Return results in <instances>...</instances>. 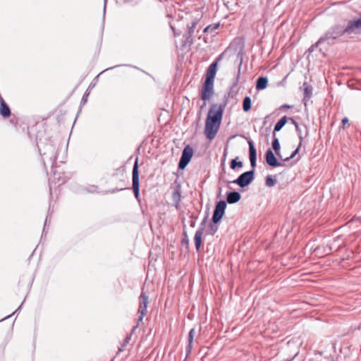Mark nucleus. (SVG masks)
Segmentation results:
<instances>
[{"instance_id": "2eb2a0df", "label": "nucleus", "mask_w": 361, "mask_h": 361, "mask_svg": "<svg viewBox=\"0 0 361 361\" xmlns=\"http://www.w3.org/2000/svg\"><path fill=\"white\" fill-rule=\"evenodd\" d=\"M0 106V113L1 116L4 118H8L11 115L10 108L3 99H1Z\"/></svg>"}, {"instance_id": "423d86ee", "label": "nucleus", "mask_w": 361, "mask_h": 361, "mask_svg": "<svg viewBox=\"0 0 361 361\" xmlns=\"http://www.w3.org/2000/svg\"><path fill=\"white\" fill-rule=\"evenodd\" d=\"M226 208V202L224 200H221L216 203L212 216V221L214 224H216L221 221L225 213Z\"/></svg>"}, {"instance_id": "4468645a", "label": "nucleus", "mask_w": 361, "mask_h": 361, "mask_svg": "<svg viewBox=\"0 0 361 361\" xmlns=\"http://www.w3.org/2000/svg\"><path fill=\"white\" fill-rule=\"evenodd\" d=\"M241 198V195L238 192L232 191L226 193V201L228 204H235Z\"/></svg>"}, {"instance_id": "f03ea898", "label": "nucleus", "mask_w": 361, "mask_h": 361, "mask_svg": "<svg viewBox=\"0 0 361 361\" xmlns=\"http://www.w3.org/2000/svg\"><path fill=\"white\" fill-rule=\"evenodd\" d=\"M345 27L342 25H335L331 27L324 36L321 37L319 39V42H324L325 41H328L329 39H336L338 37L342 36L345 33H346Z\"/></svg>"}, {"instance_id": "a19ab883", "label": "nucleus", "mask_w": 361, "mask_h": 361, "mask_svg": "<svg viewBox=\"0 0 361 361\" xmlns=\"http://www.w3.org/2000/svg\"><path fill=\"white\" fill-rule=\"evenodd\" d=\"M47 219L45 220L44 226L47 225Z\"/></svg>"}, {"instance_id": "dca6fc26", "label": "nucleus", "mask_w": 361, "mask_h": 361, "mask_svg": "<svg viewBox=\"0 0 361 361\" xmlns=\"http://www.w3.org/2000/svg\"><path fill=\"white\" fill-rule=\"evenodd\" d=\"M197 25V21L195 20L192 22L190 25H188V36L186 37V42L189 44L193 43V38H192V34L194 33V30Z\"/></svg>"}, {"instance_id": "9d476101", "label": "nucleus", "mask_w": 361, "mask_h": 361, "mask_svg": "<svg viewBox=\"0 0 361 361\" xmlns=\"http://www.w3.org/2000/svg\"><path fill=\"white\" fill-rule=\"evenodd\" d=\"M266 161L271 167L283 166L284 164L279 161L271 149L266 152Z\"/></svg>"}, {"instance_id": "393cba45", "label": "nucleus", "mask_w": 361, "mask_h": 361, "mask_svg": "<svg viewBox=\"0 0 361 361\" xmlns=\"http://www.w3.org/2000/svg\"><path fill=\"white\" fill-rule=\"evenodd\" d=\"M276 183V180L274 179L271 176H268L266 178V185L268 187H273Z\"/></svg>"}, {"instance_id": "a211bd4d", "label": "nucleus", "mask_w": 361, "mask_h": 361, "mask_svg": "<svg viewBox=\"0 0 361 361\" xmlns=\"http://www.w3.org/2000/svg\"><path fill=\"white\" fill-rule=\"evenodd\" d=\"M268 84V79L266 77H259L256 82V89L262 90L265 89Z\"/></svg>"}, {"instance_id": "cd10ccee", "label": "nucleus", "mask_w": 361, "mask_h": 361, "mask_svg": "<svg viewBox=\"0 0 361 361\" xmlns=\"http://www.w3.org/2000/svg\"><path fill=\"white\" fill-rule=\"evenodd\" d=\"M295 130L298 133V135L300 142H302L303 137H302V131H301V129H300L299 125H296Z\"/></svg>"}, {"instance_id": "ddd939ff", "label": "nucleus", "mask_w": 361, "mask_h": 361, "mask_svg": "<svg viewBox=\"0 0 361 361\" xmlns=\"http://www.w3.org/2000/svg\"><path fill=\"white\" fill-rule=\"evenodd\" d=\"M217 62H213L209 66L206 73V80L214 82L216 74Z\"/></svg>"}, {"instance_id": "9b49d317", "label": "nucleus", "mask_w": 361, "mask_h": 361, "mask_svg": "<svg viewBox=\"0 0 361 361\" xmlns=\"http://www.w3.org/2000/svg\"><path fill=\"white\" fill-rule=\"evenodd\" d=\"M204 226H205V219L201 223L199 228L196 231L195 234V238H194L195 245V248L197 251L200 250V245L202 243V235L204 233Z\"/></svg>"}, {"instance_id": "412c9836", "label": "nucleus", "mask_w": 361, "mask_h": 361, "mask_svg": "<svg viewBox=\"0 0 361 361\" xmlns=\"http://www.w3.org/2000/svg\"><path fill=\"white\" fill-rule=\"evenodd\" d=\"M195 334V329H192L188 334V345L187 346V354L188 355L192 348V341Z\"/></svg>"}, {"instance_id": "58836bf2", "label": "nucleus", "mask_w": 361, "mask_h": 361, "mask_svg": "<svg viewBox=\"0 0 361 361\" xmlns=\"http://www.w3.org/2000/svg\"><path fill=\"white\" fill-rule=\"evenodd\" d=\"M105 9H106V2L104 3V11H105Z\"/></svg>"}, {"instance_id": "72a5a7b5", "label": "nucleus", "mask_w": 361, "mask_h": 361, "mask_svg": "<svg viewBox=\"0 0 361 361\" xmlns=\"http://www.w3.org/2000/svg\"><path fill=\"white\" fill-rule=\"evenodd\" d=\"M288 120H289L294 125L295 128L296 127V125H298V123L293 118H289Z\"/></svg>"}, {"instance_id": "c85d7f7f", "label": "nucleus", "mask_w": 361, "mask_h": 361, "mask_svg": "<svg viewBox=\"0 0 361 361\" xmlns=\"http://www.w3.org/2000/svg\"><path fill=\"white\" fill-rule=\"evenodd\" d=\"M219 27V25L218 24H216V25H209L207 27H206L204 30V32H209L210 30H215L216 29H217Z\"/></svg>"}, {"instance_id": "aec40b11", "label": "nucleus", "mask_w": 361, "mask_h": 361, "mask_svg": "<svg viewBox=\"0 0 361 361\" xmlns=\"http://www.w3.org/2000/svg\"><path fill=\"white\" fill-rule=\"evenodd\" d=\"M180 190L179 188L176 189L172 193V200L175 204L176 208H178V204L180 201Z\"/></svg>"}, {"instance_id": "7c9ffc66", "label": "nucleus", "mask_w": 361, "mask_h": 361, "mask_svg": "<svg viewBox=\"0 0 361 361\" xmlns=\"http://www.w3.org/2000/svg\"><path fill=\"white\" fill-rule=\"evenodd\" d=\"M88 95H89V93H88V92H86V93L84 94V96H83V97H82V102H81L82 103L85 104V103L87 102V98Z\"/></svg>"}, {"instance_id": "20e7f679", "label": "nucleus", "mask_w": 361, "mask_h": 361, "mask_svg": "<svg viewBox=\"0 0 361 361\" xmlns=\"http://www.w3.org/2000/svg\"><path fill=\"white\" fill-rule=\"evenodd\" d=\"M255 178V170H250L240 174L237 179L233 180L231 183L237 184L241 188H245L249 185Z\"/></svg>"}, {"instance_id": "6ab92c4d", "label": "nucleus", "mask_w": 361, "mask_h": 361, "mask_svg": "<svg viewBox=\"0 0 361 361\" xmlns=\"http://www.w3.org/2000/svg\"><path fill=\"white\" fill-rule=\"evenodd\" d=\"M288 118L286 116L282 117L275 125L274 128V132L276 133V132H278L281 130V128L286 125L287 123Z\"/></svg>"}, {"instance_id": "f704fd0d", "label": "nucleus", "mask_w": 361, "mask_h": 361, "mask_svg": "<svg viewBox=\"0 0 361 361\" xmlns=\"http://www.w3.org/2000/svg\"><path fill=\"white\" fill-rule=\"evenodd\" d=\"M348 123V118L347 117H345L342 119V123L343 125H345Z\"/></svg>"}, {"instance_id": "a878e982", "label": "nucleus", "mask_w": 361, "mask_h": 361, "mask_svg": "<svg viewBox=\"0 0 361 361\" xmlns=\"http://www.w3.org/2000/svg\"><path fill=\"white\" fill-rule=\"evenodd\" d=\"M131 339V335H128L126 337V338L123 340V342L121 345V348H118V351H123L124 350V348L126 346L127 344L130 342Z\"/></svg>"}, {"instance_id": "f3484780", "label": "nucleus", "mask_w": 361, "mask_h": 361, "mask_svg": "<svg viewBox=\"0 0 361 361\" xmlns=\"http://www.w3.org/2000/svg\"><path fill=\"white\" fill-rule=\"evenodd\" d=\"M272 147L276 152V156L281 159V152H280V143L279 138L276 136V133H273V141H272Z\"/></svg>"}, {"instance_id": "c9c22d12", "label": "nucleus", "mask_w": 361, "mask_h": 361, "mask_svg": "<svg viewBox=\"0 0 361 361\" xmlns=\"http://www.w3.org/2000/svg\"><path fill=\"white\" fill-rule=\"evenodd\" d=\"M50 159H51V160H52L53 162H55L56 160V155L53 154L50 157Z\"/></svg>"}, {"instance_id": "39448f33", "label": "nucleus", "mask_w": 361, "mask_h": 361, "mask_svg": "<svg viewBox=\"0 0 361 361\" xmlns=\"http://www.w3.org/2000/svg\"><path fill=\"white\" fill-rule=\"evenodd\" d=\"M133 190L135 195V198L140 201V193H139V169H138V161L137 159H135V161L133 164Z\"/></svg>"}, {"instance_id": "f8f14e48", "label": "nucleus", "mask_w": 361, "mask_h": 361, "mask_svg": "<svg viewBox=\"0 0 361 361\" xmlns=\"http://www.w3.org/2000/svg\"><path fill=\"white\" fill-rule=\"evenodd\" d=\"M249 145V157L250 161V164L252 169L256 166L257 164V151L254 145V142L252 140H250L248 141Z\"/></svg>"}, {"instance_id": "f257e3e1", "label": "nucleus", "mask_w": 361, "mask_h": 361, "mask_svg": "<svg viewBox=\"0 0 361 361\" xmlns=\"http://www.w3.org/2000/svg\"><path fill=\"white\" fill-rule=\"evenodd\" d=\"M225 105L214 104L211 106L205 122L204 133L206 137L213 140L221 125Z\"/></svg>"}, {"instance_id": "6e6552de", "label": "nucleus", "mask_w": 361, "mask_h": 361, "mask_svg": "<svg viewBox=\"0 0 361 361\" xmlns=\"http://www.w3.org/2000/svg\"><path fill=\"white\" fill-rule=\"evenodd\" d=\"M347 34H358L361 32V18H355L349 20L347 25L345 26V30Z\"/></svg>"}, {"instance_id": "473e14b6", "label": "nucleus", "mask_w": 361, "mask_h": 361, "mask_svg": "<svg viewBox=\"0 0 361 361\" xmlns=\"http://www.w3.org/2000/svg\"><path fill=\"white\" fill-rule=\"evenodd\" d=\"M240 68H238V74H237V77H236V80L234 83V85H236L238 82V79H239V77H240Z\"/></svg>"}, {"instance_id": "e433bc0d", "label": "nucleus", "mask_w": 361, "mask_h": 361, "mask_svg": "<svg viewBox=\"0 0 361 361\" xmlns=\"http://www.w3.org/2000/svg\"><path fill=\"white\" fill-rule=\"evenodd\" d=\"M282 109H290V105H288V104H283L281 106Z\"/></svg>"}, {"instance_id": "bb28decb", "label": "nucleus", "mask_w": 361, "mask_h": 361, "mask_svg": "<svg viewBox=\"0 0 361 361\" xmlns=\"http://www.w3.org/2000/svg\"><path fill=\"white\" fill-rule=\"evenodd\" d=\"M312 94V89L307 86L305 87V97L304 99H310Z\"/></svg>"}, {"instance_id": "4be33fe9", "label": "nucleus", "mask_w": 361, "mask_h": 361, "mask_svg": "<svg viewBox=\"0 0 361 361\" xmlns=\"http://www.w3.org/2000/svg\"><path fill=\"white\" fill-rule=\"evenodd\" d=\"M252 105L251 99L250 97H245L243 101V109L244 111L247 112L250 110Z\"/></svg>"}, {"instance_id": "2f4dec72", "label": "nucleus", "mask_w": 361, "mask_h": 361, "mask_svg": "<svg viewBox=\"0 0 361 361\" xmlns=\"http://www.w3.org/2000/svg\"><path fill=\"white\" fill-rule=\"evenodd\" d=\"M210 230L212 231V234H214L217 231V227L213 225L210 226Z\"/></svg>"}, {"instance_id": "b1692460", "label": "nucleus", "mask_w": 361, "mask_h": 361, "mask_svg": "<svg viewBox=\"0 0 361 361\" xmlns=\"http://www.w3.org/2000/svg\"><path fill=\"white\" fill-rule=\"evenodd\" d=\"M302 145V142H300L298 147L292 152L290 157H286L283 159L284 161H288L290 159H293L299 152L300 148Z\"/></svg>"}, {"instance_id": "ea45409f", "label": "nucleus", "mask_w": 361, "mask_h": 361, "mask_svg": "<svg viewBox=\"0 0 361 361\" xmlns=\"http://www.w3.org/2000/svg\"><path fill=\"white\" fill-rule=\"evenodd\" d=\"M191 226H192V227L195 226V222H192V223L191 224Z\"/></svg>"}, {"instance_id": "1a4fd4ad", "label": "nucleus", "mask_w": 361, "mask_h": 361, "mask_svg": "<svg viewBox=\"0 0 361 361\" xmlns=\"http://www.w3.org/2000/svg\"><path fill=\"white\" fill-rule=\"evenodd\" d=\"M214 93V82L204 80L202 86L201 98L204 101L209 100Z\"/></svg>"}, {"instance_id": "7ed1b4c3", "label": "nucleus", "mask_w": 361, "mask_h": 361, "mask_svg": "<svg viewBox=\"0 0 361 361\" xmlns=\"http://www.w3.org/2000/svg\"><path fill=\"white\" fill-rule=\"evenodd\" d=\"M148 304H149L148 296L146 295L145 293L142 292V293L140 294V298H139V308H138L137 312L140 315L138 317V322H137V324L133 327V332L138 326L139 322H142L143 319V317L146 315L147 312V309Z\"/></svg>"}, {"instance_id": "c756f323", "label": "nucleus", "mask_w": 361, "mask_h": 361, "mask_svg": "<svg viewBox=\"0 0 361 361\" xmlns=\"http://www.w3.org/2000/svg\"><path fill=\"white\" fill-rule=\"evenodd\" d=\"M322 42H319V40L314 44H312L309 49H308V51L309 52H313L314 49L316 47H317L319 46V44H322Z\"/></svg>"}, {"instance_id": "4c0bfd02", "label": "nucleus", "mask_w": 361, "mask_h": 361, "mask_svg": "<svg viewBox=\"0 0 361 361\" xmlns=\"http://www.w3.org/2000/svg\"><path fill=\"white\" fill-rule=\"evenodd\" d=\"M171 26V30H173V33H174V35H178L180 33H176V31H175V29L174 27H173L172 25H170Z\"/></svg>"}, {"instance_id": "5701e85b", "label": "nucleus", "mask_w": 361, "mask_h": 361, "mask_svg": "<svg viewBox=\"0 0 361 361\" xmlns=\"http://www.w3.org/2000/svg\"><path fill=\"white\" fill-rule=\"evenodd\" d=\"M230 167L233 170H235L237 167L241 168V167H243V162L240 161H238V157H237V158L231 160Z\"/></svg>"}, {"instance_id": "0eeeda50", "label": "nucleus", "mask_w": 361, "mask_h": 361, "mask_svg": "<svg viewBox=\"0 0 361 361\" xmlns=\"http://www.w3.org/2000/svg\"><path fill=\"white\" fill-rule=\"evenodd\" d=\"M193 154V149L189 145L186 146L182 152L181 157L178 163V169H183L190 162Z\"/></svg>"}]
</instances>
